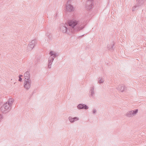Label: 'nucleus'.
I'll list each match as a JSON object with an SVG mask.
<instances>
[{"label": "nucleus", "instance_id": "16", "mask_svg": "<svg viewBox=\"0 0 146 146\" xmlns=\"http://www.w3.org/2000/svg\"><path fill=\"white\" fill-rule=\"evenodd\" d=\"M114 44L112 43L110 45L109 44L107 46V48L110 51H112L114 49Z\"/></svg>", "mask_w": 146, "mask_h": 146}, {"label": "nucleus", "instance_id": "7", "mask_svg": "<svg viewBox=\"0 0 146 146\" xmlns=\"http://www.w3.org/2000/svg\"><path fill=\"white\" fill-rule=\"evenodd\" d=\"M31 80H24V88L27 90H29L31 87Z\"/></svg>", "mask_w": 146, "mask_h": 146}, {"label": "nucleus", "instance_id": "6", "mask_svg": "<svg viewBox=\"0 0 146 146\" xmlns=\"http://www.w3.org/2000/svg\"><path fill=\"white\" fill-rule=\"evenodd\" d=\"M93 0H88L86 2V7L88 10H90L93 8Z\"/></svg>", "mask_w": 146, "mask_h": 146}, {"label": "nucleus", "instance_id": "22", "mask_svg": "<svg viewBox=\"0 0 146 146\" xmlns=\"http://www.w3.org/2000/svg\"><path fill=\"white\" fill-rule=\"evenodd\" d=\"M23 76V75H19V77H22Z\"/></svg>", "mask_w": 146, "mask_h": 146}, {"label": "nucleus", "instance_id": "17", "mask_svg": "<svg viewBox=\"0 0 146 146\" xmlns=\"http://www.w3.org/2000/svg\"><path fill=\"white\" fill-rule=\"evenodd\" d=\"M13 102L14 100L12 98H10L9 99L8 101L7 102V104H9L10 106L11 107Z\"/></svg>", "mask_w": 146, "mask_h": 146}, {"label": "nucleus", "instance_id": "13", "mask_svg": "<svg viewBox=\"0 0 146 146\" xmlns=\"http://www.w3.org/2000/svg\"><path fill=\"white\" fill-rule=\"evenodd\" d=\"M94 87L93 86L91 88L90 90V97H92V98H94V96L95 94V92L94 91Z\"/></svg>", "mask_w": 146, "mask_h": 146}, {"label": "nucleus", "instance_id": "9", "mask_svg": "<svg viewBox=\"0 0 146 146\" xmlns=\"http://www.w3.org/2000/svg\"><path fill=\"white\" fill-rule=\"evenodd\" d=\"M77 107L78 109L79 110L82 109L87 110L88 108V106L84 104H80L77 106Z\"/></svg>", "mask_w": 146, "mask_h": 146}, {"label": "nucleus", "instance_id": "12", "mask_svg": "<svg viewBox=\"0 0 146 146\" xmlns=\"http://www.w3.org/2000/svg\"><path fill=\"white\" fill-rule=\"evenodd\" d=\"M68 119L70 122L74 123L75 121L78 120L79 118L77 117H72L71 116H70L68 117Z\"/></svg>", "mask_w": 146, "mask_h": 146}, {"label": "nucleus", "instance_id": "20", "mask_svg": "<svg viewBox=\"0 0 146 146\" xmlns=\"http://www.w3.org/2000/svg\"><path fill=\"white\" fill-rule=\"evenodd\" d=\"M97 111V110L96 109L94 108L93 110V114L95 113Z\"/></svg>", "mask_w": 146, "mask_h": 146}, {"label": "nucleus", "instance_id": "1", "mask_svg": "<svg viewBox=\"0 0 146 146\" xmlns=\"http://www.w3.org/2000/svg\"><path fill=\"white\" fill-rule=\"evenodd\" d=\"M68 25L66 24H61L60 25V31L64 33H68L70 31L72 33L78 32L82 29L85 27V25L80 21L76 20H71L68 23Z\"/></svg>", "mask_w": 146, "mask_h": 146}, {"label": "nucleus", "instance_id": "10", "mask_svg": "<svg viewBox=\"0 0 146 146\" xmlns=\"http://www.w3.org/2000/svg\"><path fill=\"white\" fill-rule=\"evenodd\" d=\"M30 77V74L29 72L27 71L24 74V80H31Z\"/></svg>", "mask_w": 146, "mask_h": 146}, {"label": "nucleus", "instance_id": "3", "mask_svg": "<svg viewBox=\"0 0 146 146\" xmlns=\"http://www.w3.org/2000/svg\"><path fill=\"white\" fill-rule=\"evenodd\" d=\"M138 112V110L128 111L126 114V116L128 117H132L136 115Z\"/></svg>", "mask_w": 146, "mask_h": 146}, {"label": "nucleus", "instance_id": "19", "mask_svg": "<svg viewBox=\"0 0 146 146\" xmlns=\"http://www.w3.org/2000/svg\"><path fill=\"white\" fill-rule=\"evenodd\" d=\"M46 35L48 37L49 39H50L52 37V35L51 34L47 33L46 34Z\"/></svg>", "mask_w": 146, "mask_h": 146}, {"label": "nucleus", "instance_id": "15", "mask_svg": "<svg viewBox=\"0 0 146 146\" xmlns=\"http://www.w3.org/2000/svg\"><path fill=\"white\" fill-rule=\"evenodd\" d=\"M125 87L124 85L121 84L119 85L117 89L119 90L121 92H123L125 90Z\"/></svg>", "mask_w": 146, "mask_h": 146}, {"label": "nucleus", "instance_id": "18", "mask_svg": "<svg viewBox=\"0 0 146 146\" xmlns=\"http://www.w3.org/2000/svg\"><path fill=\"white\" fill-rule=\"evenodd\" d=\"M99 80L98 82L99 83H103L104 82V80L102 78H99Z\"/></svg>", "mask_w": 146, "mask_h": 146}, {"label": "nucleus", "instance_id": "11", "mask_svg": "<svg viewBox=\"0 0 146 146\" xmlns=\"http://www.w3.org/2000/svg\"><path fill=\"white\" fill-rule=\"evenodd\" d=\"M54 58H52V56H50L48 58V68H51V65L52 64L53 61L54 60Z\"/></svg>", "mask_w": 146, "mask_h": 146}, {"label": "nucleus", "instance_id": "2", "mask_svg": "<svg viewBox=\"0 0 146 146\" xmlns=\"http://www.w3.org/2000/svg\"><path fill=\"white\" fill-rule=\"evenodd\" d=\"M11 108V107L10 106L7 102L1 107V110L3 113H6L10 111Z\"/></svg>", "mask_w": 146, "mask_h": 146}, {"label": "nucleus", "instance_id": "21", "mask_svg": "<svg viewBox=\"0 0 146 146\" xmlns=\"http://www.w3.org/2000/svg\"><path fill=\"white\" fill-rule=\"evenodd\" d=\"M22 79L20 77H19V81L20 82H22Z\"/></svg>", "mask_w": 146, "mask_h": 146}, {"label": "nucleus", "instance_id": "8", "mask_svg": "<svg viewBox=\"0 0 146 146\" xmlns=\"http://www.w3.org/2000/svg\"><path fill=\"white\" fill-rule=\"evenodd\" d=\"M36 40H33L30 42L28 45L27 48L29 50H31L36 44Z\"/></svg>", "mask_w": 146, "mask_h": 146}, {"label": "nucleus", "instance_id": "4", "mask_svg": "<svg viewBox=\"0 0 146 146\" xmlns=\"http://www.w3.org/2000/svg\"><path fill=\"white\" fill-rule=\"evenodd\" d=\"M71 4V0H68L66 5V9L68 11L71 12L74 11V7Z\"/></svg>", "mask_w": 146, "mask_h": 146}, {"label": "nucleus", "instance_id": "14", "mask_svg": "<svg viewBox=\"0 0 146 146\" xmlns=\"http://www.w3.org/2000/svg\"><path fill=\"white\" fill-rule=\"evenodd\" d=\"M50 56H52V58H54L57 56H59V54L57 53H56L55 52L53 51H51L50 52Z\"/></svg>", "mask_w": 146, "mask_h": 146}, {"label": "nucleus", "instance_id": "5", "mask_svg": "<svg viewBox=\"0 0 146 146\" xmlns=\"http://www.w3.org/2000/svg\"><path fill=\"white\" fill-rule=\"evenodd\" d=\"M137 3L132 8V11H135L138 9L139 6L142 5L144 3V0H136Z\"/></svg>", "mask_w": 146, "mask_h": 146}]
</instances>
